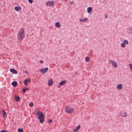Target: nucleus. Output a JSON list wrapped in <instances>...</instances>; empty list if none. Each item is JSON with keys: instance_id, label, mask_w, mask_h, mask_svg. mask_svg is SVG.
<instances>
[{"instance_id": "obj_1", "label": "nucleus", "mask_w": 132, "mask_h": 132, "mask_svg": "<svg viewBox=\"0 0 132 132\" xmlns=\"http://www.w3.org/2000/svg\"><path fill=\"white\" fill-rule=\"evenodd\" d=\"M25 37L24 30L21 29L19 31L18 34L17 38L18 40H21L23 39Z\"/></svg>"}, {"instance_id": "obj_2", "label": "nucleus", "mask_w": 132, "mask_h": 132, "mask_svg": "<svg viewBox=\"0 0 132 132\" xmlns=\"http://www.w3.org/2000/svg\"><path fill=\"white\" fill-rule=\"evenodd\" d=\"M65 111L68 113H71L73 111L74 109L69 106H66L65 107Z\"/></svg>"}, {"instance_id": "obj_3", "label": "nucleus", "mask_w": 132, "mask_h": 132, "mask_svg": "<svg viewBox=\"0 0 132 132\" xmlns=\"http://www.w3.org/2000/svg\"><path fill=\"white\" fill-rule=\"evenodd\" d=\"M44 118L45 117L43 114H42L38 117V119L39 120V121L41 123H42L44 122Z\"/></svg>"}, {"instance_id": "obj_4", "label": "nucleus", "mask_w": 132, "mask_h": 132, "mask_svg": "<svg viewBox=\"0 0 132 132\" xmlns=\"http://www.w3.org/2000/svg\"><path fill=\"white\" fill-rule=\"evenodd\" d=\"M54 2L53 1H48L46 2V4L47 6L52 7L53 6Z\"/></svg>"}, {"instance_id": "obj_5", "label": "nucleus", "mask_w": 132, "mask_h": 132, "mask_svg": "<svg viewBox=\"0 0 132 132\" xmlns=\"http://www.w3.org/2000/svg\"><path fill=\"white\" fill-rule=\"evenodd\" d=\"M48 69V67H46L44 68H42L40 69V71L41 73L43 74L45 73Z\"/></svg>"}, {"instance_id": "obj_6", "label": "nucleus", "mask_w": 132, "mask_h": 132, "mask_svg": "<svg viewBox=\"0 0 132 132\" xmlns=\"http://www.w3.org/2000/svg\"><path fill=\"white\" fill-rule=\"evenodd\" d=\"M109 63H111L112 65L115 68H116L117 67V63L114 61L111 60H110L109 61Z\"/></svg>"}, {"instance_id": "obj_7", "label": "nucleus", "mask_w": 132, "mask_h": 132, "mask_svg": "<svg viewBox=\"0 0 132 132\" xmlns=\"http://www.w3.org/2000/svg\"><path fill=\"white\" fill-rule=\"evenodd\" d=\"M31 81V79L30 78H28L24 80L23 81V83L25 86H27V83L28 82H30Z\"/></svg>"}, {"instance_id": "obj_8", "label": "nucleus", "mask_w": 132, "mask_h": 132, "mask_svg": "<svg viewBox=\"0 0 132 132\" xmlns=\"http://www.w3.org/2000/svg\"><path fill=\"white\" fill-rule=\"evenodd\" d=\"M123 85L121 84H119L117 86L116 88L118 90H121L122 89Z\"/></svg>"}, {"instance_id": "obj_9", "label": "nucleus", "mask_w": 132, "mask_h": 132, "mask_svg": "<svg viewBox=\"0 0 132 132\" xmlns=\"http://www.w3.org/2000/svg\"><path fill=\"white\" fill-rule=\"evenodd\" d=\"M66 83V81L65 80H63L59 84V85L57 86V87L58 88L61 87V86H62L64 84Z\"/></svg>"}, {"instance_id": "obj_10", "label": "nucleus", "mask_w": 132, "mask_h": 132, "mask_svg": "<svg viewBox=\"0 0 132 132\" xmlns=\"http://www.w3.org/2000/svg\"><path fill=\"white\" fill-rule=\"evenodd\" d=\"M10 71L14 74H16L17 73V71L14 68L10 69Z\"/></svg>"}, {"instance_id": "obj_11", "label": "nucleus", "mask_w": 132, "mask_h": 132, "mask_svg": "<svg viewBox=\"0 0 132 132\" xmlns=\"http://www.w3.org/2000/svg\"><path fill=\"white\" fill-rule=\"evenodd\" d=\"M127 32L129 34H132V28L131 27L127 29Z\"/></svg>"}, {"instance_id": "obj_12", "label": "nucleus", "mask_w": 132, "mask_h": 132, "mask_svg": "<svg viewBox=\"0 0 132 132\" xmlns=\"http://www.w3.org/2000/svg\"><path fill=\"white\" fill-rule=\"evenodd\" d=\"M53 80L52 79H50L48 80V85L49 86H51L53 84Z\"/></svg>"}, {"instance_id": "obj_13", "label": "nucleus", "mask_w": 132, "mask_h": 132, "mask_svg": "<svg viewBox=\"0 0 132 132\" xmlns=\"http://www.w3.org/2000/svg\"><path fill=\"white\" fill-rule=\"evenodd\" d=\"M88 18H86L83 19H80L79 21L80 22H86L88 20Z\"/></svg>"}, {"instance_id": "obj_14", "label": "nucleus", "mask_w": 132, "mask_h": 132, "mask_svg": "<svg viewBox=\"0 0 132 132\" xmlns=\"http://www.w3.org/2000/svg\"><path fill=\"white\" fill-rule=\"evenodd\" d=\"M14 9L15 11H19V10H21V7L20 6L18 7L15 6L14 7Z\"/></svg>"}, {"instance_id": "obj_15", "label": "nucleus", "mask_w": 132, "mask_h": 132, "mask_svg": "<svg viewBox=\"0 0 132 132\" xmlns=\"http://www.w3.org/2000/svg\"><path fill=\"white\" fill-rule=\"evenodd\" d=\"M3 117L4 118H5L7 117V114L6 112L4 110H2Z\"/></svg>"}, {"instance_id": "obj_16", "label": "nucleus", "mask_w": 132, "mask_h": 132, "mask_svg": "<svg viewBox=\"0 0 132 132\" xmlns=\"http://www.w3.org/2000/svg\"><path fill=\"white\" fill-rule=\"evenodd\" d=\"M92 10V8L91 7H88L87 9V11L88 13H90Z\"/></svg>"}, {"instance_id": "obj_17", "label": "nucleus", "mask_w": 132, "mask_h": 132, "mask_svg": "<svg viewBox=\"0 0 132 132\" xmlns=\"http://www.w3.org/2000/svg\"><path fill=\"white\" fill-rule=\"evenodd\" d=\"M80 126L79 125L76 128L73 130V131L77 132L78 130L80 128Z\"/></svg>"}, {"instance_id": "obj_18", "label": "nucleus", "mask_w": 132, "mask_h": 132, "mask_svg": "<svg viewBox=\"0 0 132 132\" xmlns=\"http://www.w3.org/2000/svg\"><path fill=\"white\" fill-rule=\"evenodd\" d=\"M55 26L57 28H60L61 27V25L59 22H56L55 24Z\"/></svg>"}, {"instance_id": "obj_19", "label": "nucleus", "mask_w": 132, "mask_h": 132, "mask_svg": "<svg viewBox=\"0 0 132 132\" xmlns=\"http://www.w3.org/2000/svg\"><path fill=\"white\" fill-rule=\"evenodd\" d=\"M121 116L122 117H126L127 116V113L126 112H125L123 114H121Z\"/></svg>"}, {"instance_id": "obj_20", "label": "nucleus", "mask_w": 132, "mask_h": 132, "mask_svg": "<svg viewBox=\"0 0 132 132\" xmlns=\"http://www.w3.org/2000/svg\"><path fill=\"white\" fill-rule=\"evenodd\" d=\"M12 84L13 86L15 87L17 85V83L16 81H14L12 82Z\"/></svg>"}, {"instance_id": "obj_21", "label": "nucleus", "mask_w": 132, "mask_h": 132, "mask_svg": "<svg viewBox=\"0 0 132 132\" xmlns=\"http://www.w3.org/2000/svg\"><path fill=\"white\" fill-rule=\"evenodd\" d=\"M36 115L37 116H38L39 115H40L42 114H43V113L40 111H37L36 112Z\"/></svg>"}, {"instance_id": "obj_22", "label": "nucleus", "mask_w": 132, "mask_h": 132, "mask_svg": "<svg viewBox=\"0 0 132 132\" xmlns=\"http://www.w3.org/2000/svg\"><path fill=\"white\" fill-rule=\"evenodd\" d=\"M123 42L125 44H128L129 43L128 41L127 40H125Z\"/></svg>"}, {"instance_id": "obj_23", "label": "nucleus", "mask_w": 132, "mask_h": 132, "mask_svg": "<svg viewBox=\"0 0 132 132\" xmlns=\"http://www.w3.org/2000/svg\"><path fill=\"white\" fill-rule=\"evenodd\" d=\"M90 58L88 57H86L85 58V60L87 62H89L90 60Z\"/></svg>"}, {"instance_id": "obj_24", "label": "nucleus", "mask_w": 132, "mask_h": 132, "mask_svg": "<svg viewBox=\"0 0 132 132\" xmlns=\"http://www.w3.org/2000/svg\"><path fill=\"white\" fill-rule=\"evenodd\" d=\"M20 97L18 96H15V100L16 101H18L20 100Z\"/></svg>"}, {"instance_id": "obj_25", "label": "nucleus", "mask_w": 132, "mask_h": 132, "mask_svg": "<svg viewBox=\"0 0 132 132\" xmlns=\"http://www.w3.org/2000/svg\"><path fill=\"white\" fill-rule=\"evenodd\" d=\"M121 46L122 47H125L126 46L125 44L122 42L121 44Z\"/></svg>"}, {"instance_id": "obj_26", "label": "nucleus", "mask_w": 132, "mask_h": 132, "mask_svg": "<svg viewBox=\"0 0 132 132\" xmlns=\"http://www.w3.org/2000/svg\"><path fill=\"white\" fill-rule=\"evenodd\" d=\"M18 132H23V130L22 128H19L18 129Z\"/></svg>"}, {"instance_id": "obj_27", "label": "nucleus", "mask_w": 132, "mask_h": 132, "mask_svg": "<svg viewBox=\"0 0 132 132\" xmlns=\"http://www.w3.org/2000/svg\"><path fill=\"white\" fill-rule=\"evenodd\" d=\"M129 66L130 67V69L132 72V64L131 63L129 64Z\"/></svg>"}, {"instance_id": "obj_28", "label": "nucleus", "mask_w": 132, "mask_h": 132, "mask_svg": "<svg viewBox=\"0 0 132 132\" xmlns=\"http://www.w3.org/2000/svg\"><path fill=\"white\" fill-rule=\"evenodd\" d=\"M29 105L30 106H33V104L32 102H30L29 103Z\"/></svg>"}, {"instance_id": "obj_29", "label": "nucleus", "mask_w": 132, "mask_h": 132, "mask_svg": "<svg viewBox=\"0 0 132 132\" xmlns=\"http://www.w3.org/2000/svg\"><path fill=\"white\" fill-rule=\"evenodd\" d=\"M26 91V89L24 88L23 89L22 92L23 93H25Z\"/></svg>"}, {"instance_id": "obj_30", "label": "nucleus", "mask_w": 132, "mask_h": 132, "mask_svg": "<svg viewBox=\"0 0 132 132\" xmlns=\"http://www.w3.org/2000/svg\"><path fill=\"white\" fill-rule=\"evenodd\" d=\"M48 122L49 123H51L52 122V121L51 119H50L48 121Z\"/></svg>"}, {"instance_id": "obj_31", "label": "nucleus", "mask_w": 132, "mask_h": 132, "mask_svg": "<svg viewBox=\"0 0 132 132\" xmlns=\"http://www.w3.org/2000/svg\"><path fill=\"white\" fill-rule=\"evenodd\" d=\"M28 2L30 3H32L33 2V0H28Z\"/></svg>"}, {"instance_id": "obj_32", "label": "nucleus", "mask_w": 132, "mask_h": 132, "mask_svg": "<svg viewBox=\"0 0 132 132\" xmlns=\"http://www.w3.org/2000/svg\"><path fill=\"white\" fill-rule=\"evenodd\" d=\"M6 131L5 130H2L0 132H6Z\"/></svg>"}, {"instance_id": "obj_33", "label": "nucleus", "mask_w": 132, "mask_h": 132, "mask_svg": "<svg viewBox=\"0 0 132 132\" xmlns=\"http://www.w3.org/2000/svg\"><path fill=\"white\" fill-rule=\"evenodd\" d=\"M40 63H43V61H42V60H40Z\"/></svg>"}, {"instance_id": "obj_34", "label": "nucleus", "mask_w": 132, "mask_h": 132, "mask_svg": "<svg viewBox=\"0 0 132 132\" xmlns=\"http://www.w3.org/2000/svg\"><path fill=\"white\" fill-rule=\"evenodd\" d=\"M70 3L72 4H73L74 3L73 2V1L71 2H70Z\"/></svg>"}, {"instance_id": "obj_35", "label": "nucleus", "mask_w": 132, "mask_h": 132, "mask_svg": "<svg viewBox=\"0 0 132 132\" xmlns=\"http://www.w3.org/2000/svg\"><path fill=\"white\" fill-rule=\"evenodd\" d=\"M107 17V15H105V18H106Z\"/></svg>"}, {"instance_id": "obj_36", "label": "nucleus", "mask_w": 132, "mask_h": 132, "mask_svg": "<svg viewBox=\"0 0 132 132\" xmlns=\"http://www.w3.org/2000/svg\"><path fill=\"white\" fill-rule=\"evenodd\" d=\"M25 72L26 73V74H28V72H27V71H26Z\"/></svg>"}]
</instances>
